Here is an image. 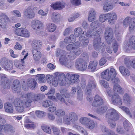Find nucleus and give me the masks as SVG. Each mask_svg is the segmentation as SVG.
<instances>
[{"mask_svg":"<svg viewBox=\"0 0 135 135\" xmlns=\"http://www.w3.org/2000/svg\"><path fill=\"white\" fill-rule=\"evenodd\" d=\"M50 127L53 131V135H61V132L59 128L53 125H51Z\"/></svg>","mask_w":135,"mask_h":135,"instance_id":"nucleus-35","label":"nucleus"},{"mask_svg":"<svg viewBox=\"0 0 135 135\" xmlns=\"http://www.w3.org/2000/svg\"><path fill=\"white\" fill-rule=\"evenodd\" d=\"M120 108L124 111L125 113L129 116L131 118H132V115L131 113L129 111V109L124 106H122L120 107Z\"/></svg>","mask_w":135,"mask_h":135,"instance_id":"nucleus-59","label":"nucleus"},{"mask_svg":"<svg viewBox=\"0 0 135 135\" xmlns=\"http://www.w3.org/2000/svg\"><path fill=\"white\" fill-rule=\"evenodd\" d=\"M60 16L59 14L55 12L52 14L51 19L53 22H57L59 21Z\"/></svg>","mask_w":135,"mask_h":135,"instance_id":"nucleus-37","label":"nucleus"},{"mask_svg":"<svg viewBox=\"0 0 135 135\" xmlns=\"http://www.w3.org/2000/svg\"><path fill=\"white\" fill-rule=\"evenodd\" d=\"M113 90L114 92H118L120 94L123 93L122 88L118 84H114L113 87Z\"/></svg>","mask_w":135,"mask_h":135,"instance_id":"nucleus-44","label":"nucleus"},{"mask_svg":"<svg viewBox=\"0 0 135 135\" xmlns=\"http://www.w3.org/2000/svg\"><path fill=\"white\" fill-rule=\"evenodd\" d=\"M98 64V61L97 60L90 61L88 67V69L91 71H94L97 67Z\"/></svg>","mask_w":135,"mask_h":135,"instance_id":"nucleus-27","label":"nucleus"},{"mask_svg":"<svg viewBox=\"0 0 135 135\" xmlns=\"http://www.w3.org/2000/svg\"><path fill=\"white\" fill-rule=\"evenodd\" d=\"M105 38L107 43L110 44L111 42H113V48L115 52H117L118 48V45L114 39H113V32L112 29L110 27H108L105 31Z\"/></svg>","mask_w":135,"mask_h":135,"instance_id":"nucleus-2","label":"nucleus"},{"mask_svg":"<svg viewBox=\"0 0 135 135\" xmlns=\"http://www.w3.org/2000/svg\"><path fill=\"white\" fill-rule=\"evenodd\" d=\"M79 40L80 41L83 42L81 45L82 47H85L87 46L89 42V40L88 38H85L83 36H81L79 38Z\"/></svg>","mask_w":135,"mask_h":135,"instance_id":"nucleus-30","label":"nucleus"},{"mask_svg":"<svg viewBox=\"0 0 135 135\" xmlns=\"http://www.w3.org/2000/svg\"><path fill=\"white\" fill-rule=\"evenodd\" d=\"M3 130L6 132L13 133L15 132L12 127L11 125L7 124L4 125Z\"/></svg>","mask_w":135,"mask_h":135,"instance_id":"nucleus-33","label":"nucleus"},{"mask_svg":"<svg viewBox=\"0 0 135 135\" xmlns=\"http://www.w3.org/2000/svg\"><path fill=\"white\" fill-rule=\"evenodd\" d=\"M33 59L35 61H38L41 57V52L37 50L33 49L32 50Z\"/></svg>","mask_w":135,"mask_h":135,"instance_id":"nucleus-25","label":"nucleus"},{"mask_svg":"<svg viewBox=\"0 0 135 135\" xmlns=\"http://www.w3.org/2000/svg\"><path fill=\"white\" fill-rule=\"evenodd\" d=\"M80 44L79 42H76L74 44L68 45L66 46V49L68 50H73L74 52H75L76 54H78L79 53L80 50L79 46Z\"/></svg>","mask_w":135,"mask_h":135,"instance_id":"nucleus-10","label":"nucleus"},{"mask_svg":"<svg viewBox=\"0 0 135 135\" xmlns=\"http://www.w3.org/2000/svg\"><path fill=\"white\" fill-rule=\"evenodd\" d=\"M15 33L17 36L26 37H29L30 35L29 31L23 28H21L16 29Z\"/></svg>","mask_w":135,"mask_h":135,"instance_id":"nucleus-9","label":"nucleus"},{"mask_svg":"<svg viewBox=\"0 0 135 135\" xmlns=\"http://www.w3.org/2000/svg\"><path fill=\"white\" fill-rule=\"evenodd\" d=\"M46 27L49 31L51 32H54L56 28V25L52 23L47 24L46 25Z\"/></svg>","mask_w":135,"mask_h":135,"instance_id":"nucleus-39","label":"nucleus"},{"mask_svg":"<svg viewBox=\"0 0 135 135\" xmlns=\"http://www.w3.org/2000/svg\"><path fill=\"white\" fill-rule=\"evenodd\" d=\"M77 98L79 100H82L83 98V93L81 89L80 88L77 91Z\"/></svg>","mask_w":135,"mask_h":135,"instance_id":"nucleus-62","label":"nucleus"},{"mask_svg":"<svg viewBox=\"0 0 135 135\" xmlns=\"http://www.w3.org/2000/svg\"><path fill=\"white\" fill-rule=\"evenodd\" d=\"M101 77L102 78L107 81L111 80L109 73V70L107 69L101 73Z\"/></svg>","mask_w":135,"mask_h":135,"instance_id":"nucleus-31","label":"nucleus"},{"mask_svg":"<svg viewBox=\"0 0 135 135\" xmlns=\"http://www.w3.org/2000/svg\"><path fill=\"white\" fill-rule=\"evenodd\" d=\"M107 106L105 105H100L97 108V111L99 114H102L105 113L107 109Z\"/></svg>","mask_w":135,"mask_h":135,"instance_id":"nucleus-40","label":"nucleus"},{"mask_svg":"<svg viewBox=\"0 0 135 135\" xmlns=\"http://www.w3.org/2000/svg\"><path fill=\"white\" fill-rule=\"evenodd\" d=\"M56 95L57 98L59 100L61 103L63 104H65L66 105L68 106V104L66 101L65 99L60 94L57 93L56 94Z\"/></svg>","mask_w":135,"mask_h":135,"instance_id":"nucleus-38","label":"nucleus"},{"mask_svg":"<svg viewBox=\"0 0 135 135\" xmlns=\"http://www.w3.org/2000/svg\"><path fill=\"white\" fill-rule=\"evenodd\" d=\"M108 17V22L110 25L115 23L117 20V16L116 13L112 12L107 13Z\"/></svg>","mask_w":135,"mask_h":135,"instance_id":"nucleus-16","label":"nucleus"},{"mask_svg":"<svg viewBox=\"0 0 135 135\" xmlns=\"http://www.w3.org/2000/svg\"><path fill=\"white\" fill-rule=\"evenodd\" d=\"M104 103L103 98L98 94L96 95L92 104V105L95 107H98L102 105Z\"/></svg>","mask_w":135,"mask_h":135,"instance_id":"nucleus-15","label":"nucleus"},{"mask_svg":"<svg viewBox=\"0 0 135 135\" xmlns=\"http://www.w3.org/2000/svg\"><path fill=\"white\" fill-rule=\"evenodd\" d=\"M35 114L37 117L40 118H42L44 116V112L41 111H35Z\"/></svg>","mask_w":135,"mask_h":135,"instance_id":"nucleus-63","label":"nucleus"},{"mask_svg":"<svg viewBox=\"0 0 135 135\" xmlns=\"http://www.w3.org/2000/svg\"><path fill=\"white\" fill-rule=\"evenodd\" d=\"M106 117L109 119L108 124L112 128H114L116 126L115 121L118 120L119 118V115L117 112L113 108L108 109L106 114Z\"/></svg>","mask_w":135,"mask_h":135,"instance_id":"nucleus-1","label":"nucleus"},{"mask_svg":"<svg viewBox=\"0 0 135 135\" xmlns=\"http://www.w3.org/2000/svg\"><path fill=\"white\" fill-rule=\"evenodd\" d=\"M24 15L27 18L30 19L33 18L35 15L32 8L30 7H28L25 10Z\"/></svg>","mask_w":135,"mask_h":135,"instance_id":"nucleus-20","label":"nucleus"},{"mask_svg":"<svg viewBox=\"0 0 135 135\" xmlns=\"http://www.w3.org/2000/svg\"><path fill=\"white\" fill-rule=\"evenodd\" d=\"M90 120V119L85 117H82L79 119L80 123L86 126Z\"/></svg>","mask_w":135,"mask_h":135,"instance_id":"nucleus-47","label":"nucleus"},{"mask_svg":"<svg viewBox=\"0 0 135 135\" xmlns=\"http://www.w3.org/2000/svg\"><path fill=\"white\" fill-rule=\"evenodd\" d=\"M9 20L8 17L6 15H0V27L3 28L5 26L6 22Z\"/></svg>","mask_w":135,"mask_h":135,"instance_id":"nucleus-24","label":"nucleus"},{"mask_svg":"<svg viewBox=\"0 0 135 135\" xmlns=\"http://www.w3.org/2000/svg\"><path fill=\"white\" fill-rule=\"evenodd\" d=\"M42 45V42L40 40H33L31 43V46L33 49H40Z\"/></svg>","mask_w":135,"mask_h":135,"instance_id":"nucleus-22","label":"nucleus"},{"mask_svg":"<svg viewBox=\"0 0 135 135\" xmlns=\"http://www.w3.org/2000/svg\"><path fill=\"white\" fill-rule=\"evenodd\" d=\"M53 104L52 102L50 100H47L43 101L42 105L44 107H47L52 105Z\"/></svg>","mask_w":135,"mask_h":135,"instance_id":"nucleus-51","label":"nucleus"},{"mask_svg":"<svg viewBox=\"0 0 135 135\" xmlns=\"http://www.w3.org/2000/svg\"><path fill=\"white\" fill-rule=\"evenodd\" d=\"M82 30L80 27H78L75 28L74 31V33L75 36L78 37L82 34Z\"/></svg>","mask_w":135,"mask_h":135,"instance_id":"nucleus-48","label":"nucleus"},{"mask_svg":"<svg viewBox=\"0 0 135 135\" xmlns=\"http://www.w3.org/2000/svg\"><path fill=\"white\" fill-rule=\"evenodd\" d=\"M13 64L12 61H9L8 63L3 68L7 71L12 70L13 68Z\"/></svg>","mask_w":135,"mask_h":135,"instance_id":"nucleus-52","label":"nucleus"},{"mask_svg":"<svg viewBox=\"0 0 135 135\" xmlns=\"http://www.w3.org/2000/svg\"><path fill=\"white\" fill-rule=\"evenodd\" d=\"M124 63L127 67L131 66L135 69V59L129 60V59L125 57L124 59Z\"/></svg>","mask_w":135,"mask_h":135,"instance_id":"nucleus-23","label":"nucleus"},{"mask_svg":"<svg viewBox=\"0 0 135 135\" xmlns=\"http://www.w3.org/2000/svg\"><path fill=\"white\" fill-rule=\"evenodd\" d=\"M36 79L39 83H43L45 81V76L44 74H38L36 76Z\"/></svg>","mask_w":135,"mask_h":135,"instance_id":"nucleus-34","label":"nucleus"},{"mask_svg":"<svg viewBox=\"0 0 135 135\" xmlns=\"http://www.w3.org/2000/svg\"><path fill=\"white\" fill-rule=\"evenodd\" d=\"M131 18L129 17H127L124 20L123 23L124 26H128L131 21Z\"/></svg>","mask_w":135,"mask_h":135,"instance_id":"nucleus-56","label":"nucleus"},{"mask_svg":"<svg viewBox=\"0 0 135 135\" xmlns=\"http://www.w3.org/2000/svg\"><path fill=\"white\" fill-rule=\"evenodd\" d=\"M99 22L95 21L90 24V27L92 29L87 31V36L88 37H93L97 34L96 28L99 26Z\"/></svg>","mask_w":135,"mask_h":135,"instance_id":"nucleus-5","label":"nucleus"},{"mask_svg":"<svg viewBox=\"0 0 135 135\" xmlns=\"http://www.w3.org/2000/svg\"><path fill=\"white\" fill-rule=\"evenodd\" d=\"M13 103L15 107L16 110L19 113H22L24 110V107L23 105V103H22L21 100L18 98L15 99Z\"/></svg>","mask_w":135,"mask_h":135,"instance_id":"nucleus-11","label":"nucleus"},{"mask_svg":"<svg viewBox=\"0 0 135 135\" xmlns=\"http://www.w3.org/2000/svg\"><path fill=\"white\" fill-rule=\"evenodd\" d=\"M45 95L41 94H34L33 101H37L38 100L42 99L45 98Z\"/></svg>","mask_w":135,"mask_h":135,"instance_id":"nucleus-45","label":"nucleus"},{"mask_svg":"<svg viewBox=\"0 0 135 135\" xmlns=\"http://www.w3.org/2000/svg\"><path fill=\"white\" fill-rule=\"evenodd\" d=\"M123 102L127 104H129L131 102V99L129 95L127 94H125L123 98Z\"/></svg>","mask_w":135,"mask_h":135,"instance_id":"nucleus-41","label":"nucleus"},{"mask_svg":"<svg viewBox=\"0 0 135 135\" xmlns=\"http://www.w3.org/2000/svg\"><path fill=\"white\" fill-rule=\"evenodd\" d=\"M93 45L94 48L95 50L98 51L101 50L102 52L104 51L105 45L103 42H101L100 36H99L94 40Z\"/></svg>","mask_w":135,"mask_h":135,"instance_id":"nucleus-3","label":"nucleus"},{"mask_svg":"<svg viewBox=\"0 0 135 135\" xmlns=\"http://www.w3.org/2000/svg\"><path fill=\"white\" fill-rule=\"evenodd\" d=\"M21 101L22 103H23V105L25 107V105L26 108H28L30 107L31 105V103L32 102V101H28L27 100H21Z\"/></svg>","mask_w":135,"mask_h":135,"instance_id":"nucleus-61","label":"nucleus"},{"mask_svg":"<svg viewBox=\"0 0 135 135\" xmlns=\"http://www.w3.org/2000/svg\"><path fill=\"white\" fill-rule=\"evenodd\" d=\"M112 101L114 105H121L122 104V100L120 97L116 93L113 94L112 96Z\"/></svg>","mask_w":135,"mask_h":135,"instance_id":"nucleus-17","label":"nucleus"},{"mask_svg":"<svg viewBox=\"0 0 135 135\" xmlns=\"http://www.w3.org/2000/svg\"><path fill=\"white\" fill-rule=\"evenodd\" d=\"M8 59L6 58H3L0 61V64L2 67L3 68L8 63Z\"/></svg>","mask_w":135,"mask_h":135,"instance_id":"nucleus-57","label":"nucleus"},{"mask_svg":"<svg viewBox=\"0 0 135 135\" xmlns=\"http://www.w3.org/2000/svg\"><path fill=\"white\" fill-rule=\"evenodd\" d=\"M87 65L84 61L82 59H77L75 63V66L78 70L84 71L86 69Z\"/></svg>","mask_w":135,"mask_h":135,"instance_id":"nucleus-7","label":"nucleus"},{"mask_svg":"<svg viewBox=\"0 0 135 135\" xmlns=\"http://www.w3.org/2000/svg\"><path fill=\"white\" fill-rule=\"evenodd\" d=\"M60 92L61 94L65 98H68L70 97V94L66 90H60Z\"/></svg>","mask_w":135,"mask_h":135,"instance_id":"nucleus-53","label":"nucleus"},{"mask_svg":"<svg viewBox=\"0 0 135 135\" xmlns=\"http://www.w3.org/2000/svg\"><path fill=\"white\" fill-rule=\"evenodd\" d=\"M42 23L40 21L35 20L32 21L31 26L32 28L36 30L37 33H38L39 31L42 28Z\"/></svg>","mask_w":135,"mask_h":135,"instance_id":"nucleus-13","label":"nucleus"},{"mask_svg":"<svg viewBox=\"0 0 135 135\" xmlns=\"http://www.w3.org/2000/svg\"><path fill=\"white\" fill-rule=\"evenodd\" d=\"M95 125V124L94 122L92 120H90L86 127L89 129H91L94 128Z\"/></svg>","mask_w":135,"mask_h":135,"instance_id":"nucleus-58","label":"nucleus"},{"mask_svg":"<svg viewBox=\"0 0 135 135\" xmlns=\"http://www.w3.org/2000/svg\"><path fill=\"white\" fill-rule=\"evenodd\" d=\"M113 7V4L109 3L105 4L103 6V10L105 12H107L112 10Z\"/></svg>","mask_w":135,"mask_h":135,"instance_id":"nucleus-43","label":"nucleus"},{"mask_svg":"<svg viewBox=\"0 0 135 135\" xmlns=\"http://www.w3.org/2000/svg\"><path fill=\"white\" fill-rule=\"evenodd\" d=\"M64 110L61 109H59L57 110L55 112V114L59 118H61L65 114Z\"/></svg>","mask_w":135,"mask_h":135,"instance_id":"nucleus-36","label":"nucleus"},{"mask_svg":"<svg viewBox=\"0 0 135 135\" xmlns=\"http://www.w3.org/2000/svg\"><path fill=\"white\" fill-rule=\"evenodd\" d=\"M2 83L1 85L3 88L8 89L10 88L11 84L9 81L8 80L7 78L5 76H3L1 78Z\"/></svg>","mask_w":135,"mask_h":135,"instance_id":"nucleus-21","label":"nucleus"},{"mask_svg":"<svg viewBox=\"0 0 135 135\" xmlns=\"http://www.w3.org/2000/svg\"><path fill=\"white\" fill-rule=\"evenodd\" d=\"M41 129L45 132L50 134L51 133V130L50 127L48 126H41Z\"/></svg>","mask_w":135,"mask_h":135,"instance_id":"nucleus-54","label":"nucleus"},{"mask_svg":"<svg viewBox=\"0 0 135 135\" xmlns=\"http://www.w3.org/2000/svg\"><path fill=\"white\" fill-rule=\"evenodd\" d=\"M109 75L110 76L111 80H113L114 78H115L117 75L115 69L113 68H111L109 70Z\"/></svg>","mask_w":135,"mask_h":135,"instance_id":"nucleus-42","label":"nucleus"},{"mask_svg":"<svg viewBox=\"0 0 135 135\" xmlns=\"http://www.w3.org/2000/svg\"><path fill=\"white\" fill-rule=\"evenodd\" d=\"M25 98L26 99L30 101H31L32 102L33 101L34 97V93H30L25 94Z\"/></svg>","mask_w":135,"mask_h":135,"instance_id":"nucleus-46","label":"nucleus"},{"mask_svg":"<svg viewBox=\"0 0 135 135\" xmlns=\"http://www.w3.org/2000/svg\"><path fill=\"white\" fill-rule=\"evenodd\" d=\"M65 3L63 1L56 2L51 4V7L54 10H61L65 6Z\"/></svg>","mask_w":135,"mask_h":135,"instance_id":"nucleus-18","label":"nucleus"},{"mask_svg":"<svg viewBox=\"0 0 135 135\" xmlns=\"http://www.w3.org/2000/svg\"><path fill=\"white\" fill-rule=\"evenodd\" d=\"M66 77H69V83H67V85H69L70 84H77L80 82L79 78L80 76L79 74L75 73L70 74L69 73H67L66 76Z\"/></svg>","mask_w":135,"mask_h":135,"instance_id":"nucleus-4","label":"nucleus"},{"mask_svg":"<svg viewBox=\"0 0 135 135\" xmlns=\"http://www.w3.org/2000/svg\"><path fill=\"white\" fill-rule=\"evenodd\" d=\"M27 84L31 89L33 90L36 86V82L35 79H31L28 80Z\"/></svg>","mask_w":135,"mask_h":135,"instance_id":"nucleus-32","label":"nucleus"},{"mask_svg":"<svg viewBox=\"0 0 135 135\" xmlns=\"http://www.w3.org/2000/svg\"><path fill=\"white\" fill-rule=\"evenodd\" d=\"M125 48L128 50L131 49L135 50V36H132L129 38V41L125 42Z\"/></svg>","mask_w":135,"mask_h":135,"instance_id":"nucleus-12","label":"nucleus"},{"mask_svg":"<svg viewBox=\"0 0 135 135\" xmlns=\"http://www.w3.org/2000/svg\"><path fill=\"white\" fill-rule=\"evenodd\" d=\"M12 87L13 91L17 93H20L21 92V86L18 80H16L14 81Z\"/></svg>","mask_w":135,"mask_h":135,"instance_id":"nucleus-19","label":"nucleus"},{"mask_svg":"<svg viewBox=\"0 0 135 135\" xmlns=\"http://www.w3.org/2000/svg\"><path fill=\"white\" fill-rule=\"evenodd\" d=\"M96 86V84L94 79L92 77H90L86 88V94L89 95L92 91L95 89Z\"/></svg>","mask_w":135,"mask_h":135,"instance_id":"nucleus-6","label":"nucleus"},{"mask_svg":"<svg viewBox=\"0 0 135 135\" xmlns=\"http://www.w3.org/2000/svg\"><path fill=\"white\" fill-rule=\"evenodd\" d=\"M119 69L121 74L124 76H128L130 74L129 70L123 66H120Z\"/></svg>","mask_w":135,"mask_h":135,"instance_id":"nucleus-29","label":"nucleus"},{"mask_svg":"<svg viewBox=\"0 0 135 135\" xmlns=\"http://www.w3.org/2000/svg\"><path fill=\"white\" fill-rule=\"evenodd\" d=\"M79 51V53L78 54H76L75 52H74L73 51L70 52L68 55L69 58L71 60L75 59L76 57V55H79L81 53V50H80Z\"/></svg>","mask_w":135,"mask_h":135,"instance_id":"nucleus-49","label":"nucleus"},{"mask_svg":"<svg viewBox=\"0 0 135 135\" xmlns=\"http://www.w3.org/2000/svg\"><path fill=\"white\" fill-rule=\"evenodd\" d=\"M55 79L59 82V84L61 86L64 85L66 84L67 81H65V75L62 73H55Z\"/></svg>","mask_w":135,"mask_h":135,"instance_id":"nucleus-14","label":"nucleus"},{"mask_svg":"<svg viewBox=\"0 0 135 135\" xmlns=\"http://www.w3.org/2000/svg\"><path fill=\"white\" fill-rule=\"evenodd\" d=\"M123 126L125 129L128 131L131 128V125L128 120H125L124 122Z\"/></svg>","mask_w":135,"mask_h":135,"instance_id":"nucleus-60","label":"nucleus"},{"mask_svg":"<svg viewBox=\"0 0 135 135\" xmlns=\"http://www.w3.org/2000/svg\"><path fill=\"white\" fill-rule=\"evenodd\" d=\"M117 132L119 134H123L125 132V131L121 126H118L116 128Z\"/></svg>","mask_w":135,"mask_h":135,"instance_id":"nucleus-64","label":"nucleus"},{"mask_svg":"<svg viewBox=\"0 0 135 135\" xmlns=\"http://www.w3.org/2000/svg\"><path fill=\"white\" fill-rule=\"evenodd\" d=\"M108 19V14H104L100 15L99 17V20L101 22H104Z\"/></svg>","mask_w":135,"mask_h":135,"instance_id":"nucleus-50","label":"nucleus"},{"mask_svg":"<svg viewBox=\"0 0 135 135\" xmlns=\"http://www.w3.org/2000/svg\"><path fill=\"white\" fill-rule=\"evenodd\" d=\"M66 53V52L65 51L58 49H57L56 56L57 57L60 56V57L63 55H65Z\"/></svg>","mask_w":135,"mask_h":135,"instance_id":"nucleus-55","label":"nucleus"},{"mask_svg":"<svg viewBox=\"0 0 135 135\" xmlns=\"http://www.w3.org/2000/svg\"><path fill=\"white\" fill-rule=\"evenodd\" d=\"M4 108L6 112L12 113L13 112V108L12 104L10 103H7L4 105Z\"/></svg>","mask_w":135,"mask_h":135,"instance_id":"nucleus-26","label":"nucleus"},{"mask_svg":"<svg viewBox=\"0 0 135 135\" xmlns=\"http://www.w3.org/2000/svg\"><path fill=\"white\" fill-rule=\"evenodd\" d=\"M78 119V117L76 113L74 112L70 113L68 117L64 120V122L65 124L70 125L71 122L74 123Z\"/></svg>","mask_w":135,"mask_h":135,"instance_id":"nucleus-8","label":"nucleus"},{"mask_svg":"<svg viewBox=\"0 0 135 135\" xmlns=\"http://www.w3.org/2000/svg\"><path fill=\"white\" fill-rule=\"evenodd\" d=\"M59 60L60 63L62 65H68L70 62L69 61L68 59L66 54L61 56Z\"/></svg>","mask_w":135,"mask_h":135,"instance_id":"nucleus-28","label":"nucleus"}]
</instances>
